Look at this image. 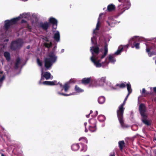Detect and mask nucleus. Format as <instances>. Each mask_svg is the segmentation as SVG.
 <instances>
[{
    "instance_id": "nucleus-39",
    "label": "nucleus",
    "mask_w": 156,
    "mask_h": 156,
    "mask_svg": "<svg viewBox=\"0 0 156 156\" xmlns=\"http://www.w3.org/2000/svg\"><path fill=\"white\" fill-rule=\"evenodd\" d=\"M59 84L60 87H62V88L63 86L62 85V84L60 83V82H58V83H57V84L56 85Z\"/></svg>"
},
{
    "instance_id": "nucleus-21",
    "label": "nucleus",
    "mask_w": 156,
    "mask_h": 156,
    "mask_svg": "<svg viewBox=\"0 0 156 156\" xmlns=\"http://www.w3.org/2000/svg\"><path fill=\"white\" fill-rule=\"evenodd\" d=\"M4 55L5 57V58L6 60L8 61H9L11 59L10 53L8 52L5 51L4 53Z\"/></svg>"
},
{
    "instance_id": "nucleus-18",
    "label": "nucleus",
    "mask_w": 156,
    "mask_h": 156,
    "mask_svg": "<svg viewBox=\"0 0 156 156\" xmlns=\"http://www.w3.org/2000/svg\"><path fill=\"white\" fill-rule=\"evenodd\" d=\"M80 147L79 145L78 144H74L71 146V149L72 150L76 151L78 150Z\"/></svg>"
},
{
    "instance_id": "nucleus-55",
    "label": "nucleus",
    "mask_w": 156,
    "mask_h": 156,
    "mask_svg": "<svg viewBox=\"0 0 156 156\" xmlns=\"http://www.w3.org/2000/svg\"><path fill=\"white\" fill-rule=\"evenodd\" d=\"M3 72L2 71H0V74H2L3 73Z\"/></svg>"
},
{
    "instance_id": "nucleus-33",
    "label": "nucleus",
    "mask_w": 156,
    "mask_h": 156,
    "mask_svg": "<svg viewBox=\"0 0 156 156\" xmlns=\"http://www.w3.org/2000/svg\"><path fill=\"white\" fill-rule=\"evenodd\" d=\"M58 93L60 94V95H63V96H69L70 95H72V94H65V93H60V92H58Z\"/></svg>"
},
{
    "instance_id": "nucleus-34",
    "label": "nucleus",
    "mask_w": 156,
    "mask_h": 156,
    "mask_svg": "<svg viewBox=\"0 0 156 156\" xmlns=\"http://www.w3.org/2000/svg\"><path fill=\"white\" fill-rule=\"evenodd\" d=\"M117 86H119L121 88H123L125 87V84L124 83H122L120 84H117Z\"/></svg>"
},
{
    "instance_id": "nucleus-41",
    "label": "nucleus",
    "mask_w": 156,
    "mask_h": 156,
    "mask_svg": "<svg viewBox=\"0 0 156 156\" xmlns=\"http://www.w3.org/2000/svg\"><path fill=\"white\" fill-rule=\"evenodd\" d=\"M27 27L28 28V29H31V28H30L29 26V25L27 23Z\"/></svg>"
},
{
    "instance_id": "nucleus-40",
    "label": "nucleus",
    "mask_w": 156,
    "mask_h": 156,
    "mask_svg": "<svg viewBox=\"0 0 156 156\" xmlns=\"http://www.w3.org/2000/svg\"><path fill=\"white\" fill-rule=\"evenodd\" d=\"M21 23H27V21L26 20H23V19L21 20Z\"/></svg>"
},
{
    "instance_id": "nucleus-28",
    "label": "nucleus",
    "mask_w": 156,
    "mask_h": 156,
    "mask_svg": "<svg viewBox=\"0 0 156 156\" xmlns=\"http://www.w3.org/2000/svg\"><path fill=\"white\" fill-rule=\"evenodd\" d=\"M79 141H82V143H81V144H82V143H87L88 142L87 140V138L84 137H82L79 138Z\"/></svg>"
},
{
    "instance_id": "nucleus-59",
    "label": "nucleus",
    "mask_w": 156,
    "mask_h": 156,
    "mask_svg": "<svg viewBox=\"0 0 156 156\" xmlns=\"http://www.w3.org/2000/svg\"><path fill=\"white\" fill-rule=\"evenodd\" d=\"M156 102V98H155V100H154Z\"/></svg>"
},
{
    "instance_id": "nucleus-27",
    "label": "nucleus",
    "mask_w": 156,
    "mask_h": 156,
    "mask_svg": "<svg viewBox=\"0 0 156 156\" xmlns=\"http://www.w3.org/2000/svg\"><path fill=\"white\" fill-rule=\"evenodd\" d=\"M20 59L19 58H18L16 59V62L15 64V67L16 68H18L19 65L20 63Z\"/></svg>"
},
{
    "instance_id": "nucleus-7",
    "label": "nucleus",
    "mask_w": 156,
    "mask_h": 156,
    "mask_svg": "<svg viewBox=\"0 0 156 156\" xmlns=\"http://www.w3.org/2000/svg\"><path fill=\"white\" fill-rule=\"evenodd\" d=\"M39 27L45 31H47L50 26L48 22H41L39 24Z\"/></svg>"
},
{
    "instance_id": "nucleus-13",
    "label": "nucleus",
    "mask_w": 156,
    "mask_h": 156,
    "mask_svg": "<svg viewBox=\"0 0 156 156\" xmlns=\"http://www.w3.org/2000/svg\"><path fill=\"white\" fill-rule=\"evenodd\" d=\"M53 38L54 40L57 42H58L60 40V33L58 31H57L56 33L54 34Z\"/></svg>"
},
{
    "instance_id": "nucleus-23",
    "label": "nucleus",
    "mask_w": 156,
    "mask_h": 156,
    "mask_svg": "<svg viewBox=\"0 0 156 156\" xmlns=\"http://www.w3.org/2000/svg\"><path fill=\"white\" fill-rule=\"evenodd\" d=\"M43 76L46 79L48 80L50 78L51 74L49 72H45L43 75Z\"/></svg>"
},
{
    "instance_id": "nucleus-9",
    "label": "nucleus",
    "mask_w": 156,
    "mask_h": 156,
    "mask_svg": "<svg viewBox=\"0 0 156 156\" xmlns=\"http://www.w3.org/2000/svg\"><path fill=\"white\" fill-rule=\"evenodd\" d=\"M139 111L142 116H144L146 115L145 113V107L144 104H141L139 106Z\"/></svg>"
},
{
    "instance_id": "nucleus-30",
    "label": "nucleus",
    "mask_w": 156,
    "mask_h": 156,
    "mask_svg": "<svg viewBox=\"0 0 156 156\" xmlns=\"http://www.w3.org/2000/svg\"><path fill=\"white\" fill-rule=\"evenodd\" d=\"M52 43L51 42H50L49 43H44V45L45 47L47 48H50L52 47Z\"/></svg>"
},
{
    "instance_id": "nucleus-4",
    "label": "nucleus",
    "mask_w": 156,
    "mask_h": 156,
    "mask_svg": "<svg viewBox=\"0 0 156 156\" xmlns=\"http://www.w3.org/2000/svg\"><path fill=\"white\" fill-rule=\"evenodd\" d=\"M108 52V49L107 45H106L104 48V50H100L98 49V55L100 57V59L98 60V67L101 66H104L107 65L109 62H106L105 60H104V62H102L103 59L107 54Z\"/></svg>"
},
{
    "instance_id": "nucleus-15",
    "label": "nucleus",
    "mask_w": 156,
    "mask_h": 156,
    "mask_svg": "<svg viewBox=\"0 0 156 156\" xmlns=\"http://www.w3.org/2000/svg\"><path fill=\"white\" fill-rule=\"evenodd\" d=\"M43 83L44 84L46 85H47L53 86L56 85L57 84V82L56 80H54L53 81H44Z\"/></svg>"
},
{
    "instance_id": "nucleus-29",
    "label": "nucleus",
    "mask_w": 156,
    "mask_h": 156,
    "mask_svg": "<svg viewBox=\"0 0 156 156\" xmlns=\"http://www.w3.org/2000/svg\"><path fill=\"white\" fill-rule=\"evenodd\" d=\"M124 142L123 141H119V146L121 149H122L124 145Z\"/></svg>"
},
{
    "instance_id": "nucleus-2",
    "label": "nucleus",
    "mask_w": 156,
    "mask_h": 156,
    "mask_svg": "<svg viewBox=\"0 0 156 156\" xmlns=\"http://www.w3.org/2000/svg\"><path fill=\"white\" fill-rule=\"evenodd\" d=\"M56 46H55L53 48L52 51L48 53V57H46L44 60V67L46 69H48L51 67L53 63L57 60V57L56 56L55 51Z\"/></svg>"
},
{
    "instance_id": "nucleus-50",
    "label": "nucleus",
    "mask_w": 156,
    "mask_h": 156,
    "mask_svg": "<svg viewBox=\"0 0 156 156\" xmlns=\"http://www.w3.org/2000/svg\"><path fill=\"white\" fill-rule=\"evenodd\" d=\"M30 48V46L29 45H28L27 47V49H29Z\"/></svg>"
},
{
    "instance_id": "nucleus-12",
    "label": "nucleus",
    "mask_w": 156,
    "mask_h": 156,
    "mask_svg": "<svg viewBox=\"0 0 156 156\" xmlns=\"http://www.w3.org/2000/svg\"><path fill=\"white\" fill-rule=\"evenodd\" d=\"M142 121L147 126L150 125L151 124V121L150 120H148L147 119V115H145L144 116H142Z\"/></svg>"
},
{
    "instance_id": "nucleus-52",
    "label": "nucleus",
    "mask_w": 156,
    "mask_h": 156,
    "mask_svg": "<svg viewBox=\"0 0 156 156\" xmlns=\"http://www.w3.org/2000/svg\"><path fill=\"white\" fill-rule=\"evenodd\" d=\"M110 156H115L114 154H112L110 155Z\"/></svg>"
},
{
    "instance_id": "nucleus-26",
    "label": "nucleus",
    "mask_w": 156,
    "mask_h": 156,
    "mask_svg": "<svg viewBox=\"0 0 156 156\" xmlns=\"http://www.w3.org/2000/svg\"><path fill=\"white\" fill-rule=\"evenodd\" d=\"M97 129L96 125L95 124V125L93 126H90L89 127V130L92 132H94L96 131Z\"/></svg>"
},
{
    "instance_id": "nucleus-17",
    "label": "nucleus",
    "mask_w": 156,
    "mask_h": 156,
    "mask_svg": "<svg viewBox=\"0 0 156 156\" xmlns=\"http://www.w3.org/2000/svg\"><path fill=\"white\" fill-rule=\"evenodd\" d=\"M106 80L105 77H102L99 81V84L100 86H103L105 83Z\"/></svg>"
},
{
    "instance_id": "nucleus-35",
    "label": "nucleus",
    "mask_w": 156,
    "mask_h": 156,
    "mask_svg": "<svg viewBox=\"0 0 156 156\" xmlns=\"http://www.w3.org/2000/svg\"><path fill=\"white\" fill-rule=\"evenodd\" d=\"M5 79V76L3 75L1 78H0V83H2Z\"/></svg>"
},
{
    "instance_id": "nucleus-19",
    "label": "nucleus",
    "mask_w": 156,
    "mask_h": 156,
    "mask_svg": "<svg viewBox=\"0 0 156 156\" xmlns=\"http://www.w3.org/2000/svg\"><path fill=\"white\" fill-rule=\"evenodd\" d=\"M14 41L15 43H16L17 46L19 48L22 47L23 44V42L21 40L18 39Z\"/></svg>"
},
{
    "instance_id": "nucleus-16",
    "label": "nucleus",
    "mask_w": 156,
    "mask_h": 156,
    "mask_svg": "<svg viewBox=\"0 0 156 156\" xmlns=\"http://www.w3.org/2000/svg\"><path fill=\"white\" fill-rule=\"evenodd\" d=\"M10 48L12 50H15L19 48L16 43H15L14 41L12 42L11 44Z\"/></svg>"
},
{
    "instance_id": "nucleus-51",
    "label": "nucleus",
    "mask_w": 156,
    "mask_h": 156,
    "mask_svg": "<svg viewBox=\"0 0 156 156\" xmlns=\"http://www.w3.org/2000/svg\"><path fill=\"white\" fill-rule=\"evenodd\" d=\"M64 49H62L61 50V52L62 53L64 52Z\"/></svg>"
},
{
    "instance_id": "nucleus-46",
    "label": "nucleus",
    "mask_w": 156,
    "mask_h": 156,
    "mask_svg": "<svg viewBox=\"0 0 156 156\" xmlns=\"http://www.w3.org/2000/svg\"><path fill=\"white\" fill-rule=\"evenodd\" d=\"M90 114H88V115H86V117L87 118H89V116H90Z\"/></svg>"
},
{
    "instance_id": "nucleus-47",
    "label": "nucleus",
    "mask_w": 156,
    "mask_h": 156,
    "mask_svg": "<svg viewBox=\"0 0 156 156\" xmlns=\"http://www.w3.org/2000/svg\"><path fill=\"white\" fill-rule=\"evenodd\" d=\"M155 92H156V87H154L153 88Z\"/></svg>"
},
{
    "instance_id": "nucleus-14",
    "label": "nucleus",
    "mask_w": 156,
    "mask_h": 156,
    "mask_svg": "<svg viewBox=\"0 0 156 156\" xmlns=\"http://www.w3.org/2000/svg\"><path fill=\"white\" fill-rule=\"evenodd\" d=\"M70 87L69 83V82H66L63 85V87L62 88L61 91H62L64 90L65 92H67L69 90Z\"/></svg>"
},
{
    "instance_id": "nucleus-36",
    "label": "nucleus",
    "mask_w": 156,
    "mask_h": 156,
    "mask_svg": "<svg viewBox=\"0 0 156 156\" xmlns=\"http://www.w3.org/2000/svg\"><path fill=\"white\" fill-rule=\"evenodd\" d=\"M141 94L142 95H146L147 94V93L146 92V90L144 88H143L142 91L141 92Z\"/></svg>"
},
{
    "instance_id": "nucleus-56",
    "label": "nucleus",
    "mask_w": 156,
    "mask_h": 156,
    "mask_svg": "<svg viewBox=\"0 0 156 156\" xmlns=\"http://www.w3.org/2000/svg\"><path fill=\"white\" fill-rule=\"evenodd\" d=\"M92 112H93L92 111H91H91H90V114H91V113H92Z\"/></svg>"
},
{
    "instance_id": "nucleus-31",
    "label": "nucleus",
    "mask_w": 156,
    "mask_h": 156,
    "mask_svg": "<svg viewBox=\"0 0 156 156\" xmlns=\"http://www.w3.org/2000/svg\"><path fill=\"white\" fill-rule=\"evenodd\" d=\"M82 147L80 150L81 151L85 152L87 150V146L84 144H82Z\"/></svg>"
},
{
    "instance_id": "nucleus-63",
    "label": "nucleus",
    "mask_w": 156,
    "mask_h": 156,
    "mask_svg": "<svg viewBox=\"0 0 156 156\" xmlns=\"http://www.w3.org/2000/svg\"><path fill=\"white\" fill-rule=\"evenodd\" d=\"M132 48H133V46H132Z\"/></svg>"
},
{
    "instance_id": "nucleus-38",
    "label": "nucleus",
    "mask_w": 156,
    "mask_h": 156,
    "mask_svg": "<svg viewBox=\"0 0 156 156\" xmlns=\"http://www.w3.org/2000/svg\"><path fill=\"white\" fill-rule=\"evenodd\" d=\"M135 47L136 49H138L139 48V44L138 43H136L134 44Z\"/></svg>"
},
{
    "instance_id": "nucleus-20",
    "label": "nucleus",
    "mask_w": 156,
    "mask_h": 156,
    "mask_svg": "<svg viewBox=\"0 0 156 156\" xmlns=\"http://www.w3.org/2000/svg\"><path fill=\"white\" fill-rule=\"evenodd\" d=\"M108 59L111 63H114L116 61V60L114 58L113 55H110L108 56Z\"/></svg>"
},
{
    "instance_id": "nucleus-43",
    "label": "nucleus",
    "mask_w": 156,
    "mask_h": 156,
    "mask_svg": "<svg viewBox=\"0 0 156 156\" xmlns=\"http://www.w3.org/2000/svg\"><path fill=\"white\" fill-rule=\"evenodd\" d=\"M146 51L147 52H149L150 51V49L149 48H147L146 49Z\"/></svg>"
},
{
    "instance_id": "nucleus-22",
    "label": "nucleus",
    "mask_w": 156,
    "mask_h": 156,
    "mask_svg": "<svg viewBox=\"0 0 156 156\" xmlns=\"http://www.w3.org/2000/svg\"><path fill=\"white\" fill-rule=\"evenodd\" d=\"M115 8V5L113 4H110L108 5L107 7V10L108 11L111 12L114 10Z\"/></svg>"
},
{
    "instance_id": "nucleus-25",
    "label": "nucleus",
    "mask_w": 156,
    "mask_h": 156,
    "mask_svg": "<svg viewBox=\"0 0 156 156\" xmlns=\"http://www.w3.org/2000/svg\"><path fill=\"white\" fill-rule=\"evenodd\" d=\"M75 90L76 92L78 93L82 92L84 91L83 90L81 89L77 85H76L75 87Z\"/></svg>"
},
{
    "instance_id": "nucleus-61",
    "label": "nucleus",
    "mask_w": 156,
    "mask_h": 156,
    "mask_svg": "<svg viewBox=\"0 0 156 156\" xmlns=\"http://www.w3.org/2000/svg\"><path fill=\"white\" fill-rule=\"evenodd\" d=\"M119 0V2H121L120 0Z\"/></svg>"
},
{
    "instance_id": "nucleus-24",
    "label": "nucleus",
    "mask_w": 156,
    "mask_h": 156,
    "mask_svg": "<svg viewBox=\"0 0 156 156\" xmlns=\"http://www.w3.org/2000/svg\"><path fill=\"white\" fill-rule=\"evenodd\" d=\"M105 101V98L103 96L100 97L98 98V102L100 104H102L104 103Z\"/></svg>"
},
{
    "instance_id": "nucleus-3",
    "label": "nucleus",
    "mask_w": 156,
    "mask_h": 156,
    "mask_svg": "<svg viewBox=\"0 0 156 156\" xmlns=\"http://www.w3.org/2000/svg\"><path fill=\"white\" fill-rule=\"evenodd\" d=\"M126 86L128 93L125 98L123 103L119 106V108L117 110L118 117L121 126L123 127H124L123 126V121L122 119V116L124 109V108H123V106L126 103V101L127 100L129 95L132 92V89L131 88V86L130 84L129 83H127Z\"/></svg>"
},
{
    "instance_id": "nucleus-62",
    "label": "nucleus",
    "mask_w": 156,
    "mask_h": 156,
    "mask_svg": "<svg viewBox=\"0 0 156 156\" xmlns=\"http://www.w3.org/2000/svg\"><path fill=\"white\" fill-rule=\"evenodd\" d=\"M92 120V121H94V119H93Z\"/></svg>"
},
{
    "instance_id": "nucleus-5",
    "label": "nucleus",
    "mask_w": 156,
    "mask_h": 156,
    "mask_svg": "<svg viewBox=\"0 0 156 156\" xmlns=\"http://www.w3.org/2000/svg\"><path fill=\"white\" fill-rule=\"evenodd\" d=\"M20 17L18 16L13 18L10 20H6L5 21L4 29L6 30H8L10 28V27L16 24L18 21L20 20Z\"/></svg>"
},
{
    "instance_id": "nucleus-37",
    "label": "nucleus",
    "mask_w": 156,
    "mask_h": 156,
    "mask_svg": "<svg viewBox=\"0 0 156 156\" xmlns=\"http://www.w3.org/2000/svg\"><path fill=\"white\" fill-rule=\"evenodd\" d=\"M37 62L39 65L40 66H42V62L38 58H37Z\"/></svg>"
},
{
    "instance_id": "nucleus-49",
    "label": "nucleus",
    "mask_w": 156,
    "mask_h": 156,
    "mask_svg": "<svg viewBox=\"0 0 156 156\" xmlns=\"http://www.w3.org/2000/svg\"><path fill=\"white\" fill-rule=\"evenodd\" d=\"M87 124V122H85L84 123V126H85V128L86 127V126Z\"/></svg>"
},
{
    "instance_id": "nucleus-6",
    "label": "nucleus",
    "mask_w": 156,
    "mask_h": 156,
    "mask_svg": "<svg viewBox=\"0 0 156 156\" xmlns=\"http://www.w3.org/2000/svg\"><path fill=\"white\" fill-rule=\"evenodd\" d=\"M48 23H49L50 25V24H52L53 29L55 30L56 29L58 24V21L55 18L52 17H50L48 20Z\"/></svg>"
},
{
    "instance_id": "nucleus-32",
    "label": "nucleus",
    "mask_w": 156,
    "mask_h": 156,
    "mask_svg": "<svg viewBox=\"0 0 156 156\" xmlns=\"http://www.w3.org/2000/svg\"><path fill=\"white\" fill-rule=\"evenodd\" d=\"M98 119H99L100 121H103L105 120V117L103 115H100L98 116Z\"/></svg>"
},
{
    "instance_id": "nucleus-58",
    "label": "nucleus",
    "mask_w": 156,
    "mask_h": 156,
    "mask_svg": "<svg viewBox=\"0 0 156 156\" xmlns=\"http://www.w3.org/2000/svg\"><path fill=\"white\" fill-rule=\"evenodd\" d=\"M98 27H99V22H98Z\"/></svg>"
},
{
    "instance_id": "nucleus-44",
    "label": "nucleus",
    "mask_w": 156,
    "mask_h": 156,
    "mask_svg": "<svg viewBox=\"0 0 156 156\" xmlns=\"http://www.w3.org/2000/svg\"><path fill=\"white\" fill-rule=\"evenodd\" d=\"M148 54L149 56L151 57L152 55H153V54H152V53L150 54L149 53H148Z\"/></svg>"
},
{
    "instance_id": "nucleus-57",
    "label": "nucleus",
    "mask_w": 156,
    "mask_h": 156,
    "mask_svg": "<svg viewBox=\"0 0 156 156\" xmlns=\"http://www.w3.org/2000/svg\"><path fill=\"white\" fill-rule=\"evenodd\" d=\"M103 14H102V13L100 14L99 15V16L100 17L102 15H103Z\"/></svg>"
},
{
    "instance_id": "nucleus-45",
    "label": "nucleus",
    "mask_w": 156,
    "mask_h": 156,
    "mask_svg": "<svg viewBox=\"0 0 156 156\" xmlns=\"http://www.w3.org/2000/svg\"><path fill=\"white\" fill-rule=\"evenodd\" d=\"M45 41H47V42L49 41V40H48V38H47V37H45Z\"/></svg>"
},
{
    "instance_id": "nucleus-11",
    "label": "nucleus",
    "mask_w": 156,
    "mask_h": 156,
    "mask_svg": "<svg viewBox=\"0 0 156 156\" xmlns=\"http://www.w3.org/2000/svg\"><path fill=\"white\" fill-rule=\"evenodd\" d=\"M92 81L91 77L84 78L82 79L81 80V83L87 85L90 83V82Z\"/></svg>"
},
{
    "instance_id": "nucleus-60",
    "label": "nucleus",
    "mask_w": 156,
    "mask_h": 156,
    "mask_svg": "<svg viewBox=\"0 0 156 156\" xmlns=\"http://www.w3.org/2000/svg\"><path fill=\"white\" fill-rule=\"evenodd\" d=\"M42 80V78H41V80Z\"/></svg>"
},
{
    "instance_id": "nucleus-1",
    "label": "nucleus",
    "mask_w": 156,
    "mask_h": 156,
    "mask_svg": "<svg viewBox=\"0 0 156 156\" xmlns=\"http://www.w3.org/2000/svg\"><path fill=\"white\" fill-rule=\"evenodd\" d=\"M98 30V23H97L95 29L93 31V34H95V36H93L91 38L92 43L95 46H92L90 48V50L92 53V56L91 57L90 59L91 62L98 67V44H97V37H96Z\"/></svg>"
},
{
    "instance_id": "nucleus-10",
    "label": "nucleus",
    "mask_w": 156,
    "mask_h": 156,
    "mask_svg": "<svg viewBox=\"0 0 156 156\" xmlns=\"http://www.w3.org/2000/svg\"><path fill=\"white\" fill-rule=\"evenodd\" d=\"M128 46L129 45L128 44H127L124 46H123L122 45L119 46L118 48L117 51L114 54L116 55H119L122 51L123 48L125 47H126L127 48H128Z\"/></svg>"
},
{
    "instance_id": "nucleus-53",
    "label": "nucleus",
    "mask_w": 156,
    "mask_h": 156,
    "mask_svg": "<svg viewBox=\"0 0 156 156\" xmlns=\"http://www.w3.org/2000/svg\"><path fill=\"white\" fill-rule=\"evenodd\" d=\"M85 128H86V127ZM85 132H87V129H86H86H85Z\"/></svg>"
},
{
    "instance_id": "nucleus-42",
    "label": "nucleus",
    "mask_w": 156,
    "mask_h": 156,
    "mask_svg": "<svg viewBox=\"0 0 156 156\" xmlns=\"http://www.w3.org/2000/svg\"><path fill=\"white\" fill-rule=\"evenodd\" d=\"M136 37V36H134V37H133L130 40H129V43H131V42H130V41H131V40H133V39H134V38H135V37Z\"/></svg>"
},
{
    "instance_id": "nucleus-48",
    "label": "nucleus",
    "mask_w": 156,
    "mask_h": 156,
    "mask_svg": "<svg viewBox=\"0 0 156 156\" xmlns=\"http://www.w3.org/2000/svg\"><path fill=\"white\" fill-rule=\"evenodd\" d=\"M106 84H108V85L109 86H110V84H111V83L110 82H107V83H106Z\"/></svg>"
},
{
    "instance_id": "nucleus-54",
    "label": "nucleus",
    "mask_w": 156,
    "mask_h": 156,
    "mask_svg": "<svg viewBox=\"0 0 156 156\" xmlns=\"http://www.w3.org/2000/svg\"><path fill=\"white\" fill-rule=\"evenodd\" d=\"M1 156H5L4 154H2Z\"/></svg>"
},
{
    "instance_id": "nucleus-8",
    "label": "nucleus",
    "mask_w": 156,
    "mask_h": 156,
    "mask_svg": "<svg viewBox=\"0 0 156 156\" xmlns=\"http://www.w3.org/2000/svg\"><path fill=\"white\" fill-rule=\"evenodd\" d=\"M125 5H120L119 6V9L121 10L122 9H125L122 11L123 12L125 10L128 9L130 6L131 4L128 1L125 3Z\"/></svg>"
}]
</instances>
